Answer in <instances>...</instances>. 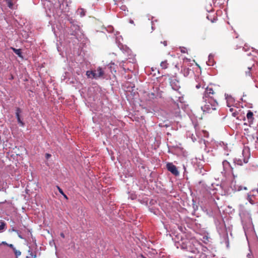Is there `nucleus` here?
Listing matches in <instances>:
<instances>
[{
	"label": "nucleus",
	"instance_id": "f257e3e1",
	"mask_svg": "<svg viewBox=\"0 0 258 258\" xmlns=\"http://www.w3.org/2000/svg\"><path fill=\"white\" fill-rule=\"evenodd\" d=\"M214 94L212 88L207 87L203 94L201 109L204 113H211L216 109L218 103L212 96Z\"/></svg>",
	"mask_w": 258,
	"mask_h": 258
},
{
	"label": "nucleus",
	"instance_id": "f03ea898",
	"mask_svg": "<svg viewBox=\"0 0 258 258\" xmlns=\"http://www.w3.org/2000/svg\"><path fill=\"white\" fill-rule=\"evenodd\" d=\"M223 170L221 171V174L223 176L226 177L227 175L232 173L233 176V179L231 181L230 183V188L232 191H240L242 189L245 190L247 189L246 187H243L236 184L235 180L236 176L233 173V168L230 163L227 160H224L222 162Z\"/></svg>",
	"mask_w": 258,
	"mask_h": 258
},
{
	"label": "nucleus",
	"instance_id": "7ed1b4c3",
	"mask_svg": "<svg viewBox=\"0 0 258 258\" xmlns=\"http://www.w3.org/2000/svg\"><path fill=\"white\" fill-rule=\"evenodd\" d=\"M239 216L241 217V223L245 232V235L253 232L254 230L253 225L250 213L244 210L241 206L239 209Z\"/></svg>",
	"mask_w": 258,
	"mask_h": 258
},
{
	"label": "nucleus",
	"instance_id": "20e7f679",
	"mask_svg": "<svg viewBox=\"0 0 258 258\" xmlns=\"http://www.w3.org/2000/svg\"><path fill=\"white\" fill-rule=\"evenodd\" d=\"M44 8L45 10L46 16L50 17L54 16L55 12L59 10H63L64 6H67V2L64 0H58V2L53 5L52 3L49 1H45L43 3Z\"/></svg>",
	"mask_w": 258,
	"mask_h": 258
},
{
	"label": "nucleus",
	"instance_id": "39448f33",
	"mask_svg": "<svg viewBox=\"0 0 258 258\" xmlns=\"http://www.w3.org/2000/svg\"><path fill=\"white\" fill-rule=\"evenodd\" d=\"M216 225L217 231L220 238L221 243H224L227 248H229V238L228 236V232L227 231L225 224L223 220L220 221H216Z\"/></svg>",
	"mask_w": 258,
	"mask_h": 258
},
{
	"label": "nucleus",
	"instance_id": "423d86ee",
	"mask_svg": "<svg viewBox=\"0 0 258 258\" xmlns=\"http://www.w3.org/2000/svg\"><path fill=\"white\" fill-rule=\"evenodd\" d=\"M172 109L171 110V117L174 119L175 121L178 122L181 117L180 105L178 103L174 101L172 103Z\"/></svg>",
	"mask_w": 258,
	"mask_h": 258
},
{
	"label": "nucleus",
	"instance_id": "0eeeda50",
	"mask_svg": "<svg viewBox=\"0 0 258 258\" xmlns=\"http://www.w3.org/2000/svg\"><path fill=\"white\" fill-rule=\"evenodd\" d=\"M104 71L100 67L93 71H88L86 72V75L89 78L98 79L99 78H104Z\"/></svg>",
	"mask_w": 258,
	"mask_h": 258
},
{
	"label": "nucleus",
	"instance_id": "6e6552de",
	"mask_svg": "<svg viewBox=\"0 0 258 258\" xmlns=\"http://www.w3.org/2000/svg\"><path fill=\"white\" fill-rule=\"evenodd\" d=\"M70 23L71 24V34L73 35H79V33H82L80 26L78 25V23L75 20L72 18H69L68 19Z\"/></svg>",
	"mask_w": 258,
	"mask_h": 258
},
{
	"label": "nucleus",
	"instance_id": "1a4fd4ad",
	"mask_svg": "<svg viewBox=\"0 0 258 258\" xmlns=\"http://www.w3.org/2000/svg\"><path fill=\"white\" fill-rule=\"evenodd\" d=\"M166 168L167 170L170 171L172 174H173L175 176H178L179 174V173L178 172V170L176 167L175 165H174L172 163H167L166 164Z\"/></svg>",
	"mask_w": 258,
	"mask_h": 258
},
{
	"label": "nucleus",
	"instance_id": "9d476101",
	"mask_svg": "<svg viewBox=\"0 0 258 258\" xmlns=\"http://www.w3.org/2000/svg\"><path fill=\"white\" fill-rule=\"evenodd\" d=\"M22 111L19 107L16 108L15 114L18 123L19 124L20 126L24 127L25 123L23 121L21 117V114L22 113Z\"/></svg>",
	"mask_w": 258,
	"mask_h": 258
},
{
	"label": "nucleus",
	"instance_id": "9b49d317",
	"mask_svg": "<svg viewBox=\"0 0 258 258\" xmlns=\"http://www.w3.org/2000/svg\"><path fill=\"white\" fill-rule=\"evenodd\" d=\"M195 127V131H196V136L201 139H202L203 138H208L209 137V133L208 132L205 130H202V131H198L196 128V126Z\"/></svg>",
	"mask_w": 258,
	"mask_h": 258
},
{
	"label": "nucleus",
	"instance_id": "f8f14e48",
	"mask_svg": "<svg viewBox=\"0 0 258 258\" xmlns=\"http://www.w3.org/2000/svg\"><path fill=\"white\" fill-rule=\"evenodd\" d=\"M248 161V158L244 157L243 160L240 158H234L233 159V162L235 165L241 166L243 165V163H247Z\"/></svg>",
	"mask_w": 258,
	"mask_h": 258
},
{
	"label": "nucleus",
	"instance_id": "ddd939ff",
	"mask_svg": "<svg viewBox=\"0 0 258 258\" xmlns=\"http://www.w3.org/2000/svg\"><path fill=\"white\" fill-rule=\"evenodd\" d=\"M170 85L174 90H177L180 88L179 83L175 78L171 80Z\"/></svg>",
	"mask_w": 258,
	"mask_h": 258
},
{
	"label": "nucleus",
	"instance_id": "4468645a",
	"mask_svg": "<svg viewBox=\"0 0 258 258\" xmlns=\"http://www.w3.org/2000/svg\"><path fill=\"white\" fill-rule=\"evenodd\" d=\"M214 55L212 53H210L208 56V60L207 61V64L209 66H213L215 63V61L214 60Z\"/></svg>",
	"mask_w": 258,
	"mask_h": 258
},
{
	"label": "nucleus",
	"instance_id": "2eb2a0df",
	"mask_svg": "<svg viewBox=\"0 0 258 258\" xmlns=\"http://www.w3.org/2000/svg\"><path fill=\"white\" fill-rule=\"evenodd\" d=\"M11 49L13 51V52L18 55L19 57L21 58H23L22 51L21 49H16L14 47H11Z\"/></svg>",
	"mask_w": 258,
	"mask_h": 258
},
{
	"label": "nucleus",
	"instance_id": "dca6fc26",
	"mask_svg": "<svg viewBox=\"0 0 258 258\" xmlns=\"http://www.w3.org/2000/svg\"><path fill=\"white\" fill-rule=\"evenodd\" d=\"M190 72H192L191 69L189 68H183L181 70V72L183 73L184 76L187 77L188 76Z\"/></svg>",
	"mask_w": 258,
	"mask_h": 258
},
{
	"label": "nucleus",
	"instance_id": "f3484780",
	"mask_svg": "<svg viewBox=\"0 0 258 258\" xmlns=\"http://www.w3.org/2000/svg\"><path fill=\"white\" fill-rule=\"evenodd\" d=\"M77 13L81 17L85 16L86 11L83 8H79L77 11Z\"/></svg>",
	"mask_w": 258,
	"mask_h": 258
},
{
	"label": "nucleus",
	"instance_id": "a211bd4d",
	"mask_svg": "<svg viewBox=\"0 0 258 258\" xmlns=\"http://www.w3.org/2000/svg\"><path fill=\"white\" fill-rule=\"evenodd\" d=\"M246 117L249 122L253 121V113L251 111L249 110L248 111V112L247 113V114H246Z\"/></svg>",
	"mask_w": 258,
	"mask_h": 258
},
{
	"label": "nucleus",
	"instance_id": "6ab92c4d",
	"mask_svg": "<svg viewBox=\"0 0 258 258\" xmlns=\"http://www.w3.org/2000/svg\"><path fill=\"white\" fill-rule=\"evenodd\" d=\"M253 195H251V194H248L247 195V199L249 201V202L251 204H254L255 203L253 200Z\"/></svg>",
	"mask_w": 258,
	"mask_h": 258
},
{
	"label": "nucleus",
	"instance_id": "aec40b11",
	"mask_svg": "<svg viewBox=\"0 0 258 258\" xmlns=\"http://www.w3.org/2000/svg\"><path fill=\"white\" fill-rule=\"evenodd\" d=\"M6 227V223L5 222L0 221V233L2 232L5 229Z\"/></svg>",
	"mask_w": 258,
	"mask_h": 258
},
{
	"label": "nucleus",
	"instance_id": "412c9836",
	"mask_svg": "<svg viewBox=\"0 0 258 258\" xmlns=\"http://www.w3.org/2000/svg\"><path fill=\"white\" fill-rule=\"evenodd\" d=\"M226 99L227 100V104L228 107H230V105L229 104V102L232 101L233 100V98L231 96H229L228 95H225Z\"/></svg>",
	"mask_w": 258,
	"mask_h": 258
},
{
	"label": "nucleus",
	"instance_id": "4be33fe9",
	"mask_svg": "<svg viewBox=\"0 0 258 258\" xmlns=\"http://www.w3.org/2000/svg\"><path fill=\"white\" fill-rule=\"evenodd\" d=\"M5 1L6 2V4H7L9 8L10 9L13 8V3L11 0H5Z\"/></svg>",
	"mask_w": 258,
	"mask_h": 258
},
{
	"label": "nucleus",
	"instance_id": "5701e85b",
	"mask_svg": "<svg viewBox=\"0 0 258 258\" xmlns=\"http://www.w3.org/2000/svg\"><path fill=\"white\" fill-rule=\"evenodd\" d=\"M56 187L60 194H61L65 199H68L67 195L63 192L62 189L58 186H57Z\"/></svg>",
	"mask_w": 258,
	"mask_h": 258
},
{
	"label": "nucleus",
	"instance_id": "b1692460",
	"mask_svg": "<svg viewBox=\"0 0 258 258\" xmlns=\"http://www.w3.org/2000/svg\"><path fill=\"white\" fill-rule=\"evenodd\" d=\"M200 239L202 240V241L205 243H207L209 241V237L207 235H204L202 239H201V238H200Z\"/></svg>",
	"mask_w": 258,
	"mask_h": 258
},
{
	"label": "nucleus",
	"instance_id": "393cba45",
	"mask_svg": "<svg viewBox=\"0 0 258 258\" xmlns=\"http://www.w3.org/2000/svg\"><path fill=\"white\" fill-rule=\"evenodd\" d=\"M160 66L162 69H166L168 66V64L166 61H162L160 64Z\"/></svg>",
	"mask_w": 258,
	"mask_h": 258
},
{
	"label": "nucleus",
	"instance_id": "a878e982",
	"mask_svg": "<svg viewBox=\"0 0 258 258\" xmlns=\"http://www.w3.org/2000/svg\"><path fill=\"white\" fill-rule=\"evenodd\" d=\"M252 68V66L248 67V71L245 72V74L246 76H251V73L250 72V71L251 70Z\"/></svg>",
	"mask_w": 258,
	"mask_h": 258
},
{
	"label": "nucleus",
	"instance_id": "bb28decb",
	"mask_svg": "<svg viewBox=\"0 0 258 258\" xmlns=\"http://www.w3.org/2000/svg\"><path fill=\"white\" fill-rule=\"evenodd\" d=\"M13 251L17 257L21 254V252L20 250L16 249V248L13 250Z\"/></svg>",
	"mask_w": 258,
	"mask_h": 258
},
{
	"label": "nucleus",
	"instance_id": "cd10ccee",
	"mask_svg": "<svg viewBox=\"0 0 258 258\" xmlns=\"http://www.w3.org/2000/svg\"><path fill=\"white\" fill-rule=\"evenodd\" d=\"M9 232H15L17 233H18V230L15 229L14 227H12V228L9 229Z\"/></svg>",
	"mask_w": 258,
	"mask_h": 258
},
{
	"label": "nucleus",
	"instance_id": "c85d7f7f",
	"mask_svg": "<svg viewBox=\"0 0 258 258\" xmlns=\"http://www.w3.org/2000/svg\"><path fill=\"white\" fill-rule=\"evenodd\" d=\"M178 98V99L177 101H179L180 103L181 104L183 102V97L182 96H179Z\"/></svg>",
	"mask_w": 258,
	"mask_h": 258
},
{
	"label": "nucleus",
	"instance_id": "c756f323",
	"mask_svg": "<svg viewBox=\"0 0 258 258\" xmlns=\"http://www.w3.org/2000/svg\"><path fill=\"white\" fill-rule=\"evenodd\" d=\"M113 29V28L112 26H109L108 29H107V31H108L109 32H112Z\"/></svg>",
	"mask_w": 258,
	"mask_h": 258
},
{
	"label": "nucleus",
	"instance_id": "7c9ffc66",
	"mask_svg": "<svg viewBox=\"0 0 258 258\" xmlns=\"http://www.w3.org/2000/svg\"><path fill=\"white\" fill-rule=\"evenodd\" d=\"M202 87V84H201V82H200V83H199L198 84L196 85V88L197 89H199L201 87Z\"/></svg>",
	"mask_w": 258,
	"mask_h": 258
},
{
	"label": "nucleus",
	"instance_id": "2f4dec72",
	"mask_svg": "<svg viewBox=\"0 0 258 258\" xmlns=\"http://www.w3.org/2000/svg\"><path fill=\"white\" fill-rule=\"evenodd\" d=\"M220 145L222 147L223 146V148L224 150L226 149V148H227V146L226 145H225L224 143L223 142H221L220 143Z\"/></svg>",
	"mask_w": 258,
	"mask_h": 258
},
{
	"label": "nucleus",
	"instance_id": "473e14b6",
	"mask_svg": "<svg viewBox=\"0 0 258 258\" xmlns=\"http://www.w3.org/2000/svg\"><path fill=\"white\" fill-rule=\"evenodd\" d=\"M28 252L30 253V254L32 256L33 258H36V254H33L31 251L29 250Z\"/></svg>",
	"mask_w": 258,
	"mask_h": 258
},
{
	"label": "nucleus",
	"instance_id": "72a5a7b5",
	"mask_svg": "<svg viewBox=\"0 0 258 258\" xmlns=\"http://www.w3.org/2000/svg\"><path fill=\"white\" fill-rule=\"evenodd\" d=\"M186 50V48L184 47H182L180 48V51L182 53H185Z\"/></svg>",
	"mask_w": 258,
	"mask_h": 258
},
{
	"label": "nucleus",
	"instance_id": "f704fd0d",
	"mask_svg": "<svg viewBox=\"0 0 258 258\" xmlns=\"http://www.w3.org/2000/svg\"><path fill=\"white\" fill-rule=\"evenodd\" d=\"M51 156V154L46 153L45 154V158L46 159H48Z\"/></svg>",
	"mask_w": 258,
	"mask_h": 258
},
{
	"label": "nucleus",
	"instance_id": "c9c22d12",
	"mask_svg": "<svg viewBox=\"0 0 258 258\" xmlns=\"http://www.w3.org/2000/svg\"><path fill=\"white\" fill-rule=\"evenodd\" d=\"M247 258H252V254L251 251H250L248 253H247L246 255Z\"/></svg>",
	"mask_w": 258,
	"mask_h": 258
},
{
	"label": "nucleus",
	"instance_id": "e433bc0d",
	"mask_svg": "<svg viewBox=\"0 0 258 258\" xmlns=\"http://www.w3.org/2000/svg\"><path fill=\"white\" fill-rule=\"evenodd\" d=\"M18 234V237L21 239H24V237L22 236V235L20 234L19 231L18 230V233H17Z\"/></svg>",
	"mask_w": 258,
	"mask_h": 258
},
{
	"label": "nucleus",
	"instance_id": "4c0bfd02",
	"mask_svg": "<svg viewBox=\"0 0 258 258\" xmlns=\"http://www.w3.org/2000/svg\"><path fill=\"white\" fill-rule=\"evenodd\" d=\"M8 245L11 247L13 250L15 248V247H14V245L12 244H8Z\"/></svg>",
	"mask_w": 258,
	"mask_h": 258
},
{
	"label": "nucleus",
	"instance_id": "58836bf2",
	"mask_svg": "<svg viewBox=\"0 0 258 258\" xmlns=\"http://www.w3.org/2000/svg\"><path fill=\"white\" fill-rule=\"evenodd\" d=\"M126 8L125 6H122L120 8L121 10H122V11H124L126 10Z\"/></svg>",
	"mask_w": 258,
	"mask_h": 258
},
{
	"label": "nucleus",
	"instance_id": "ea45409f",
	"mask_svg": "<svg viewBox=\"0 0 258 258\" xmlns=\"http://www.w3.org/2000/svg\"><path fill=\"white\" fill-rule=\"evenodd\" d=\"M139 258H146L143 254H141L138 256Z\"/></svg>",
	"mask_w": 258,
	"mask_h": 258
},
{
	"label": "nucleus",
	"instance_id": "a19ab883",
	"mask_svg": "<svg viewBox=\"0 0 258 258\" xmlns=\"http://www.w3.org/2000/svg\"><path fill=\"white\" fill-rule=\"evenodd\" d=\"M161 43H163L165 46L167 45V42L166 41H164L163 42L161 41Z\"/></svg>",
	"mask_w": 258,
	"mask_h": 258
},
{
	"label": "nucleus",
	"instance_id": "79ce46f5",
	"mask_svg": "<svg viewBox=\"0 0 258 258\" xmlns=\"http://www.w3.org/2000/svg\"><path fill=\"white\" fill-rule=\"evenodd\" d=\"M237 113L236 112H233L232 113V115L234 117H235L236 115H237Z\"/></svg>",
	"mask_w": 258,
	"mask_h": 258
},
{
	"label": "nucleus",
	"instance_id": "37998d69",
	"mask_svg": "<svg viewBox=\"0 0 258 258\" xmlns=\"http://www.w3.org/2000/svg\"><path fill=\"white\" fill-rule=\"evenodd\" d=\"M60 235L61 237L64 238V234L63 233H61Z\"/></svg>",
	"mask_w": 258,
	"mask_h": 258
},
{
	"label": "nucleus",
	"instance_id": "c03bdc74",
	"mask_svg": "<svg viewBox=\"0 0 258 258\" xmlns=\"http://www.w3.org/2000/svg\"><path fill=\"white\" fill-rule=\"evenodd\" d=\"M154 24H153V22L152 21V30H154Z\"/></svg>",
	"mask_w": 258,
	"mask_h": 258
},
{
	"label": "nucleus",
	"instance_id": "a18cd8bd",
	"mask_svg": "<svg viewBox=\"0 0 258 258\" xmlns=\"http://www.w3.org/2000/svg\"><path fill=\"white\" fill-rule=\"evenodd\" d=\"M130 23H131V24H134V21H133V20H130Z\"/></svg>",
	"mask_w": 258,
	"mask_h": 258
},
{
	"label": "nucleus",
	"instance_id": "49530a36",
	"mask_svg": "<svg viewBox=\"0 0 258 258\" xmlns=\"http://www.w3.org/2000/svg\"><path fill=\"white\" fill-rule=\"evenodd\" d=\"M192 136H193V135H192ZM191 139H192V140L193 142H195V140H196V139H195V138H194H194H192V137H191Z\"/></svg>",
	"mask_w": 258,
	"mask_h": 258
},
{
	"label": "nucleus",
	"instance_id": "de8ad7c7",
	"mask_svg": "<svg viewBox=\"0 0 258 258\" xmlns=\"http://www.w3.org/2000/svg\"><path fill=\"white\" fill-rule=\"evenodd\" d=\"M233 110H234V109H233V108H230V111L231 112H233Z\"/></svg>",
	"mask_w": 258,
	"mask_h": 258
},
{
	"label": "nucleus",
	"instance_id": "09e8293b",
	"mask_svg": "<svg viewBox=\"0 0 258 258\" xmlns=\"http://www.w3.org/2000/svg\"><path fill=\"white\" fill-rule=\"evenodd\" d=\"M245 150H243V151L242 154H243V156H244V154H245Z\"/></svg>",
	"mask_w": 258,
	"mask_h": 258
},
{
	"label": "nucleus",
	"instance_id": "8fccbe9b",
	"mask_svg": "<svg viewBox=\"0 0 258 258\" xmlns=\"http://www.w3.org/2000/svg\"><path fill=\"white\" fill-rule=\"evenodd\" d=\"M3 243L4 244H7L8 245V244L6 242H3Z\"/></svg>",
	"mask_w": 258,
	"mask_h": 258
},
{
	"label": "nucleus",
	"instance_id": "3c124183",
	"mask_svg": "<svg viewBox=\"0 0 258 258\" xmlns=\"http://www.w3.org/2000/svg\"><path fill=\"white\" fill-rule=\"evenodd\" d=\"M255 191L256 192V193L258 194V188L255 190Z\"/></svg>",
	"mask_w": 258,
	"mask_h": 258
},
{
	"label": "nucleus",
	"instance_id": "603ef678",
	"mask_svg": "<svg viewBox=\"0 0 258 258\" xmlns=\"http://www.w3.org/2000/svg\"><path fill=\"white\" fill-rule=\"evenodd\" d=\"M207 19H208L210 20L209 16H208L207 17Z\"/></svg>",
	"mask_w": 258,
	"mask_h": 258
},
{
	"label": "nucleus",
	"instance_id": "864d4df0",
	"mask_svg": "<svg viewBox=\"0 0 258 258\" xmlns=\"http://www.w3.org/2000/svg\"><path fill=\"white\" fill-rule=\"evenodd\" d=\"M247 154H248V152H247ZM247 158H249V154H248V156H247Z\"/></svg>",
	"mask_w": 258,
	"mask_h": 258
},
{
	"label": "nucleus",
	"instance_id": "5fc2aeb1",
	"mask_svg": "<svg viewBox=\"0 0 258 258\" xmlns=\"http://www.w3.org/2000/svg\"><path fill=\"white\" fill-rule=\"evenodd\" d=\"M204 142L205 144H206V141L205 140H204Z\"/></svg>",
	"mask_w": 258,
	"mask_h": 258
},
{
	"label": "nucleus",
	"instance_id": "6e6d98bb",
	"mask_svg": "<svg viewBox=\"0 0 258 258\" xmlns=\"http://www.w3.org/2000/svg\"><path fill=\"white\" fill-rule=\"evenodd\" d=\"M212 22H214V21L212 20H211Z\"/></svg>",
	"mask_w": 258,
	"mask_h": 258
},
{
	"label": "nucleus",
	"instance_id": "4d7b16f0",
	"mask_svg": "<svg viewBox=\"0 0 258 258\" xmlns=\"http://www.w3.org/2000/svg\"><path fill=\"white\" fill-rule=\"evenodd\" d=\"M50 245L52 244V243L50 242Z\"/></svg>",
	"mask_w": 258,
	"mask_h": 258
},
{
	"label": "nucleus",
	"instance_id": "13d9d810",
	"mask_svg": "<svg viewBox=\"0 0 258 258\" xmlns=\"http://www.w3.org/2000/svg\"><path fill=\"white\" fill-rule=\"evenodd\" d=\"M26 258H29V257H28V256H26Z\"/></svg>",
	"mask_w": 258,
	"mask_h": 258
}]
</instances>
